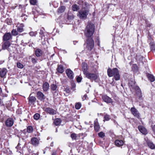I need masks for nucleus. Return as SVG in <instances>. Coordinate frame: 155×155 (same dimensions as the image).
<instances>
[{
    "mask_svg": "<svg viewBox=\"0 0 155 155\" xmlns=\"http://www.w3.org/2000/svg\"><path fill=\"white\" fill-rule=\"evenodd\" d=\"M95 30V26L92 23H89L87 25L84 31V34L87 37L91 38Z\"/></svg>",
    "mask_w": 155,
    "mask_h": 155,
    "instance_id": "obj_1",
    "label": "nucleus"
},
{
    "mask_svg": "<svg viewBox=\"0 0 155 155\" xmlns=\"http://www.w3.org/2000/svg\"><path fill=\"white\" fill-rule=\"evenodd\" d=\"M107 73L109 77L114 76V79L116 81L119 80L120 79V75L118 70L116 68H114L112 69L108 68L107 70Z\"/></svg>",
    "mask_w": 155,
    "mask_h": 155,
    "instance_id": "obj_2",
    "label": "nucleus"
},
{
    "mask_svg": "<svg viewBox=\"0 0 155 155\" xmlns=\"http://www.w3.org/2000/svg\"><path fill=\"white\" fill-rule=\"evenodd\" d=\"M107 73L109 77L114 76V79L116 81L119 80L120 79V75L118 70L116 68H114L112 69L108 68L107 70Z\"/></svg>",
    "mask_w": 155,
    "mask_h": 155,
    "instance_id": "obj_3",
    "label": "nucleus"
},
{
    "mask_svg": "<svg viewBox=\"0 0 155 155\" xmlns=\"http://www.w3.org/2000/svg\"><path fill=\"white\" fill-rule=\"evenodd\" d=\"M94 46V41L91 38H88L87 41L86 49L90 51L93 48Z\"/></svg>",
    "mask_w": 155,
    "mask_h": 155,
    "instance_id": "obj_4",
    "label": "nucleus"
},
{
    "mask_svg": "<svg viewBox=\"0 0 155 155\" xmlns=\"http://www.w3.org/2000/svg\"><path fill=\"white\" fill-rule=\"evenodd\" d=\"M88 13V11L86 10H83L80 11L79 12L78 15L81 19H85L86 18Z\"/></svg>",
    "mask_w": 155,
    "mask_h": 155,
    "instance_id": "obj_5",
    "label": "nucleus"
},
{
    "mask_svg": "<svg viewBox=\"0 0 155 155\" xmlns=\"http://www.w3.org/2000/svg\"><path fill=\"white\" fill-rule=\"evenodd\" d=\"M136 91V96L140 100H142L143 97L141 90L139 87H135L134 89Z\"/></svg>",
    "mask_w": 155,
    "mask_h": 155,
    "instance_id": "obj_6",
    "label": "nucleus"
},
{
    "mask_svg": "<svg viewBox=\"0 0 155 155\" xmlns=\"http://www.w3.org/2000/svg\"><path fill=\"white\" fill-rule=\"evenodd\" d=\"M14 121L12 118L9 117L5 121V125L7 127H11L13 125Z\"/></svg>",
    "mask_w": 155,
    "mask_h": 155,
    "instance_id": "obj_7",
    "label": "nucleus"
},
{
    "mask_svg": "<svg viewBox=\"0 0 155 155\" xmlns=\"http://www.w3.org/2000/svg\"><path fill=\"white\" fill-rule=\"evenodd\" d=\"M85 77L91 80H95L97 78V75L94 74L87 73L85 74Z\"/></svg>",
    "mask_w": 155,
    "mask_h": 155,
    "instance_id": "obj_8",
    "label": "nucleus"
},
{
    "mask_svg": "<svg viewBox=\"0 0 155 155\" xmlns=\"http://www.w3.org/2000/svg\"><path fill=\"white\" fill-rule=\"evenodd\" d=\"M44 110L47 113L51 115H54L56 114V111L52 108L50 107H46L44 108Z\"/></svg>",
    "mask_w": 155,
    "mask_h": 155,
    "instance_id": "obj_9",
    "label": "nucleus"
},
{
    "mask_svg": "<svg viewBox=\"0 0 155 155\" xmlns=\"http://www.w3.org/2000/svg\"><path fill=\"white\" fill-rule=\"evenodd\" d=\"M131 112L132 114L134 116L136 117L137 118H139L140 117V114L138 110L135 108L132 107L130 109Z\"/></svg>",
    "mask_w": 155,
    "mask_h": 155,
    "instance_id": "obj_10",
    "label": "nucleus"
},
{
    "mask_svg": "<svg viewBox=\"0 0 155 155\" xmlns=\"http://www.w3.org/2000/svg\"><path fill=\"white\" fill-rule=\"evenodd\" d=\"M103 101L107 103H112L113 101L107 95H103L102 97Z\"/></svg>",
    "mask_w": 155,
    "mask_h": 155,
    "instance_id": "obj_11",
    "label": "nucleus"
},
{
    "mask_svg": "<svg viewBox=\"0 0 155 155\" xmlns=\"http://www.w3.org/2000/svg\"><path fill=\"white\" fill-rule=\"evenodd\" d=\"M66 73L68 77L71 79L74 78V74L73 72L70 69H67L66 70Z\"/></svg>",
    "mask_w": 155,
    "mask_h": 155,
    "instance_id": "obj_12",
    "label": "nucleus"
},
{
    "mask_svg": "<svg viewBox=\"0 0 155 155\" xmlns=\"http://www.w3.org/2000/svg\"><path fill=\"white\" fill-rule=\"evenodd\" d=\"M38 99L40 101H43L45 99V96L44 94L41 91H38L37 93Z\"/></svg>",
    "mask_w": 155,
    "mask_h": 155,
    "instance_id": "obj_13",
    "label": "nucleus"
},
{
    "mask_svg": "<svg viewBox=\"0 0 155 155\" xmlns=\"http://www.w3.org/2000/svg\"><path fill=\"white\" fill-rule=\"evenodd\" d=\"M32 13L33 15H37L38 14L39 15H41L42 13V12L41 11V10L39 8L37 7L36 9H35L34 8L32 9Z\"/></svg>",
    "mask_w": 155,
    "mask_h": 155,
    "instance_id": "obj_14",
    "label": "nucleus"
},
{
    "mask_svg": "<svg viewBox=\"0 0 155 155\" xmlns=\"http://www.w3.org/2000/svg\"><path fill=\"white\" fill-rule=\"evenodd\" d=\"M49 84L47 82L43 83L42 89L44 92L47 91L49 89Z\"/></svg>",
    "mask_w": 155,
    "mask_h": 155,
    "instance_id": "obj_15",
    "label": "nucleus"
},
{
    "mask_svg": "<svg viewBox=\"0 0 155 155\" xmlns=\"http://www.w3.org/2000/svg\"><path fill=\"white\" fill-rule=\"evenodd\" d=\"M82 70L84 74L85 75L87 72V64L85 62H83L82 64Z\"/></svg>",
    "mask_w": 155,
    "mask_h": 155,
    "instance_id": "obj_16",
    "label": "nucleus"
},
{
    "mask_svg": "<svg viewBox=\"0 0 155 155\" xmlns=\"http://www.w3.org/2000/svg\"><path fill=\"white\" fill-rule=\"evenodd\" d=\"M11 38V35L10 33H7L4 34L3 36V40L4 41H7L9 40Z\"/></svg>",
    "mask_w": 155,
    "mask_h": 155,
    "instance_id": "obj_17",
    "label": "nucleus"
},
{
    "mask_svg": "<svg viewBox=\"0 0 155 155\" xmlns=\"http://www.w3.org/2000/svg\"><path fill=\"white\" fill-rule=\"evenodd\" d=\"M138 128L140 132L143 134H147V131L146 129L142 126H139L138 127Z\"/></svg>",
    "mask_w": 155,
    "mask_h": 155,
    "instance_id": "obj_18",
    "label": "nucleus"
},
{
    "mask_svg": "<svg viewBox=\"0 0 155 155\" xmlns=\"http://www.w3.org/2000/svg\"><path fill=\"white\" fill-rule=\"evenodd\" d=\"M7 72V70L6 68H3L1 69L0 71V76L1 78H3L5 76Z\"/></svg>",
    "mask_w": 155,
    "mask_h": 155,
    "instance_id": "obj_19",
    "label": "nucleus"
},
{
    "mask_svg": "<svg viewBox=\"0 0 155 155\" xmlns=\"http://www.w3.org/2000/svg\"><path fill=\"white\" fill-rule=\"evenodd\" d=\"M10 45V44L9 41H6L2 45V49L3 50L7 49Z\"/></svg>",
    "mask_w": 155,
    "mask_h": 155,
    "instance_id": "obj_20",
    "label": "nucleus"
},
{
    "mask_svg": "<svg viewBox=\"0 0 155 155\" xmlns=\"http://www.w3.org/2000/svg\"><path fill=\"white\" fill-rule=\"evenodd\" d=\"M31 143L34 146H36L39 144V141L36 138L34 137L31 140Z\"/></svg>",
    "mask_w": 155,
    "mask_h": 155,
    "instance_id": "obj_21",
    "label": "nucleus"
},
{
    "mask_svg": "<svg viewBox=\"0 0 155 155\" xmlns=\"http://www.w3.org/2000/svg\"><path fill=\"white\" fill-rule=\"evenodd\" d=\"M115 145L118 147H120L124 144V142L122 140H117L115 141Z\"/></svg>",
    "mask_w": 155,
    "mask_h": 155,
    "instance_id": "obj_22",
    "label": "nucleus"
},
{
    "mask_svg": "<svg viewBox=\"0 0 155 155\" xmlns=\"http://www.w3.org/2000/svg\"><path fill=\"white\" fill-rule=\"evenodd\" d=\"M74 18V15L73 14H68V20H70V23H68L69 24L73 23V20Z\"/></svg>",
    "mask_w": 155,
    "mask_h": 155,
    "instance_id": "obj_23",
    "label": "nucleus"
},
{
    "mask_svg": "<svg viewBox=\"0 0 155 155\" xmlns=\"http://www.w3.org/2000/svg\"><path fill=\"white\" fill-rule=\"evenodd\" d=\"M135 82L133 79L132 81H130L129 82V85L130 87H131L133 89H134L135 87H138L135 85Z\"/></svg>",
    "mask_w": 155,
    "mask_h": 155,
    "instance_id": "obj_24",
    "label": "nucleus"
},
{
    "mask_svg": "<svg viewBox=\"0 0 155 155\" xmlns=\"http://www.w3.org/2000/svg\"><path fill=\"white\" fill-rule=\"evenodd\" d=\"M42 51L39 49H37L35 51L36 55L37 57H40L42 55Z\"/></svg>",
    "mask_w": 155,
    "mask_h": 155,
    "instance_id": "obj_25",
    "label": "nucleus"
},
{
    "mask_svg": "<svg viewBox=\"0 0 155 155\" xmlns=\"http://www.w3.org/2000/svg\"><path fill=\"white\" fill-rule=\"evenodd\" d=\"M148 147L152 149H155V146L153 143L151 141H150L148 142L147 143Z\"/></svg>",
    "mask_w": 155,
    "mask_h": 155,
    "instance_id": "obj_26",
    "label": "nucleus"
},
{
    "mask_svg": "<svg viewBox=\"0 0 155 155\" xmlns=\"http://www.w3.org/2000/svg\"><path fill=\"white\" fill-rule=\"evenodd\" d=\"M148 79L151 82H153L155 81V79L154 77L152 74H148L147 75Z\"/></svg>",
    "mask_w": 155,
    "mask_h": 155,
    "instance_id": "obj_27",
    "label": "nucleus"
},
{
    "mask_svg": "<svg viewBox=\"0 0 155 155\" xmlns=\"http://www.w3.org/2000/svg\"><path fill=\"white\" fill-rule=\"evenodd\" d=\"M51 91H55V92L57 90V86L55 84H53L51 85Z\"/></svg>",
    "mask_w": 155,
    "mask_h": 155,
    "instance_id": "obj_28",
    "label": "nucleus"
},
{
    "mask_svg": "<svg viewBox=\"0 0 155 155\" xmlns=\"http://www.w3.org/2000/svg\"><path fill=\"white\" fill-rule=\"evenodd\" d=\"M65 9V7L64 6H62L59 7L58 10V12L59 13L63 12Z\"/></svg>",
    "mask_w": 155,
    "mask_h": 155,
    "instance_id": "obj_29",
    "label": "nucleus"
},
{
    "mask_svg": "<svg viewBox=\"0 0 155 155\" xmlns=\"http://www.w3.org/2000/svg\"><path fill=\"white\" fill-rule=\"evenodd\" d=\"M61 122V120L59 118L56 119L54 121V123L56 126L59 125Z\"/></svg>",
    "mask_w": 155,
    "mask_h": 155,
    "instance_id": "obj_30",
    "label": "nucleus"
},
{
    "mask_svg": "<svg viewBox=\"0 0 155 155\" xmlns=\"http://www.w3.org/2000/svg\"><path fill=\"white\" fill-rule=\"evenodd\" d=\"M23 26L24 25L23 24H21L17 28V30L18 31L20 32H22L24 30L23 28Z\"/></svg>",
    "mask_w": 155,
    "mask_h": 155,
    "instance_id": "obj_31",
    "label": "nucleus"
},
{
    "mask_svg": "<svg viewBox=\"0 0 155 155\" xmlns=\"http://www.w3.org/2000/svg\"><path fill=\"white\" fill-rule=\"evenodd\" d=\"M58 71L60 73H62L64 71V69L62 66L61 65H59L57 68Z\"/></svg>",
    "mask_w": 155,
    "mask_h": 155,
    "instance_id": "obj_32",
    "label": "nucleus"
},
{
    "mask_svg": "<svg viewBox=\"0 0 155 155\" xmlns=\"http://www.w3.org/2000/svg\"><path fill=\"white\" fill-rule=\"evenodd\" d=\"M150 48L151 50H155V43L153 42H151L150 43Z\"/></svg>",
    "mask_w": 155,
    "mask_h": 155,
    "instance_id": "obj_33",
    "label": "nucleus"
},
{
    "mask_svg": "<svg viewBox=\"0 0 155 155\" xmlns=\"http://www.w3.org/2000/svg\"><path fill=\"white\" fill-rule=\"evenodd\" d=\"M79 8L78 6L76 4L72 6V10L74 11H77Z\"/></svg>",
    "mask_w": 155,
    "mask_h": 155,
    "instance_id": "obj_34",
    "label": "nucleus"
},
{
    "mask_svg": "<svg viewBox=\"0 0 155 155\" xmlns=\"http://www.w3.org/2000/svg\"><path fill=\"white\" fill-rule=\"evenodd\" d=\"M40 117V115L38 113L35 114L33 116V118L35 120H38Z\"/></svg>",
    "mask_w": 155,
    "mask_h": 155,
    "instance_id": "obj_35",
    "label": "nucleus"
},
{
    "mask_svg": "<svg viewBox=\"0 0 155 155\" xmlns=\"http://www.w3.org/2000/svg\"><path fill=\"white\" fill-rule=\"evenodd\" d=\"M30 3L31 5H37V0H30Z\"/></svg>",
    "mask_w": 155,
    "mask_h": 155,
    "instance_id": "obj_36",
    "label": "nucleus"
},
{
    "mask_svg": "<svg viewBox=\"0 0 155 155\" xmlns=\"http://www.w3.org/2000/svg\"><path fill=\"white\" fill-rule=\"evenodd\" d=\"M18 32L15 29H13L12 31V33L13 35H16L18 34Z\"/></svg>",
    "mask_w": 155,
    "mask_h": 155,
    "instance_id": "obj_37",
    "label": "nucleus"
},
{
    "mask_svg": "<svg viewBox=\"0 0 155 155\" xmlns=\"http://www.w3.org/2000/svg\"><path fill=\"white\" fill-rule=\"evenodd\" d=\"M99 125L97 124H95L94 125V129L96 131H98L99 129Z\"/></svg>",
    "mask_w": 155,
    "mask_h": 155,
    "instance_id": "obj_38",
    "label": "nucleus"
},
{
    "mask_svg": "<svg viewBox=\"0 0 155 155\" xmlns=\"http://www.w3.org/2000/svg\"><path fill=\"white\" fill-rule=\"evenodd\" d=\"M37 34V31H31L30 32V35L31 36H35Z\"/></svg>",
    "mask_w": 155,
    "mask_h": 155,
    "instance_id": "obj_39",
    "label": "nucleus"
},
{
    "mask_svg": "<svg viewBox=\"0 0 155 155\" xmlns=\"http://www.w3.org/2000/svg\"><path fill=\"white\" fill-rule=\"evenodd\" d=\"M81 103H78L76 104L75 107L76 109H79L81 107Z\"/></svg>",
    "mask_w": 155,
    "mask_h": 155,
    "instance_id": "obj_40",
    "label": "nucleus"
},
{
    "mask_svg": "<svg viewBox=\"0 0 155 155\" xmlns=\"http://www.w3.org/2000/svg\"><path fill=\"white\" fill-rule=\"evenodd\" d=\"M36 99L35 97L31 96L30 97V101L31 102H35L36 101Z\"/></svg>",
    "mask_w": 155,
    "mask_h": 155,
    "instance_id": "obj_41",
    "label": "nucleus"
},
{
    "mask_svg": "<svg viewBox=\"0 0 155 155\" xmlns=\"http://www.w3.org/2000/svg\"><path fill=\"white\" fill-rule=\"evenodd\" d=\"M98 136L101 138L104 137L105 136V134L102 132H101L98 133Z\"/></svg>",
    "mask_w": 155,
    "mask_h": 155,
    "instance_id": "obj_42",
    "label": "nucleus"
},
{
    "mask_svg": "<svg viewBox=\"0 0 155 155\" xmlns=\"http://www.w3.org/2000/svg\"><path fill=\"white\" fill-rule=\"evenodd\" d=\"M76 134H72L71 135V137L73 139H76Z\"/></svg>",
    "mask_w": 155,
    "mask_h": 155,
    "instance_id": "obj_43",
    "label": "nucleus"
},
{
    "mask_svg": "<svg viewBox=\"0 0 155 155\" xmlns=\"http://www.w3.org/2000/svg\"><path fill=\"white\" fill-rule=\"evenodd\" d=\"M17 64V67L19 68H23V65L20 63H18Z\"/></svg>",
    "mask_w": 155,
    "mask_h": 155,
    "instance_id": "obj_44",
    "label": "nucleus"
},
{
    "mask_svg": "<svg viewBox=\"0 0 155 155\" xmlns=\"http://www.w3.org/2000/svg\"><path fill=\"white\" fill-rule=\"evenodd\" d=\"M82 80V78L79 76H77L76 78L77 81L78 82H81Z\"/></svg>",
    "mask_w": 155,
    "mask_h": 155,
    "instance_id": "obj_45",
    "label": "nucleus"
},
{
    "mask_svg": "<svg viewBox=\"0 0 155 155\" xmlns=\"http://www.w3.org/2000/svg\"><path fill=\"white\" fill-rule=\"evenodd\" d=\"M104 118L105 119L104 120H103V121H105V120L108 121L109 120L110 118L109 117V116L108 115H106L105 116Z\"/></svg>",
    "mask_w": 155,
    "mask_h": 155,
    "instance_id": "obj_46",
    "label": "nucleus"
},
{
    "mask_svg": "<svg viewBox=\"0 0 155 155\" xmlns=\"http://www.w3.org/2000/svg\"><path fill=\"white\" fill-rule=\"evenodd\" d=\"M21 17L22 18V19H24L25 20H26L28 18V16L25 14H22L21 16Z\"/></svg>",
    "mask_w": 155,
    "mask_h": 155,
    "instance_id": "obj_47",
    "label": "nucleus"
},
{
    "mask_svg": "<svg viewBox=\"0 0 155 155\" xmlns=\"http://www.w3.org/2000/svg\"><path fill=\"white\" fill-rule=\"evenodd\" d=\"M31 61L33 63H35L37 62V60L35 58H32Z\"/></svg>",
    "mask_w": 155,
    "mask_h": 155,
    "instance_id": "obj_48",
    "label": "nucleus"
},
{
    "mask_svg": "<svg viewBox=\"0 0 155 155\" xmlns=\"http://www.w3.org/2000/svg\"><path fill=\"white\" fill-rule=\"evenodd\" d=\"M87 98V96L86 94H85L83 96V97H82V99L83 101H84V100L86 99Z\"/></svg>",
    "mask_w": 155,
    "mask_h": 155,
    "instance_id": "obj_49",
    "label": "nucleus"
},
{
    "mask_svg": "<svg viewBox=\"0 0 155 155\" xmlns=\"http://www.w3.org/2000/svg\"><path fill=\"white\" fill-rule=\"evenodd\" d=\"M144 140L147 143H148L149 142H150V140H149L147 137H145L144 138Z\"/></svg>",
    "mask_w": 155,
    "mask_h": 155,
    "instance_id": "obj_50",
    "label": "nucleus"
},
{
    "mask_svg": "<svg viewBox=\"0 0 155 155\" xmlns=\"http://www.w3.org/2000/svg\"><path fill=\"white\" fill-rule=\"evenodd\" d=\"M51 155H56V151L55 150L53 151Z\"/></svg>",
    "mask_w": 155,
    "mask_h": 155,
    "instance_id": "obj_51",
    "label": "nucleus"
},
{
    "mask_svg": "<svg viewBox=\"0 0 155 155\" xmlns=\"http://www.w3.org/2000/svg\"><path fill=\"white\" fill-rule=\"evenodd\" d=\"M43 33H44V32H43V30L41 29L40 30V32H39L40 34L41 35H42L43 34Z\"/></svg>",
    "mask_w": 155,
    "mask_h": 155,
    "instance_id": "obj_52",
    "label": "nucleus"
},
{
    "mask_svg": "<svg viewBox=\"0 0 155 155\" xmlns=\"http://www.w3.org/2000/svg\"><path fill=\"white\" fill-rule=\"evenodd\" d=\"M33 130L32 127L30 126V133Z\"/></svg>",
    "mask_w": 155,
    "mask_h": 155,
    "instance_id": "obj_53",
    "label": "nucleus"
},
{
    "mask_svg": "<svg viewBox=\"0 0 155 155\" xmlns=\"http://www.w3.org/2000/svg\"><path fill=\"white\" fill-rule=\"evenodd\" d=\"M27 131L28 132V131H29V126H28L27 127Z\"/></svg>",
    "mask_w": 155,
    "mask_h": 155,
    "instance_id": "obj_54",
    "label": "nucleus"
},
{
    "mask_svg": "<svg viewBox=\"0 0 155 155\" xmlns=\"http://www.w3.org/2000/svg\"><path fill=\"white\" fill-rule=\"evenodd\" d=\"M77 42V41H73L74 44V45H76Z\"/></svg>",
    "mask_w": 155,
    "mask_h": 155,
    "instance_id": "obj_55",
    "label": "nucleus"
},
{
    "mask_svg": "<svg viewBox=\"0 0 155 155\" xmlns=\"http://www.w3.org/2000/svg\"><path fill=\"white\" fill-rule=\"evenodd\" d=\"M53 146V142H52L50 144V146L51 147H52Z\"/></svg>",
    "mask_w": 155,
    "mask_h": 155,
    "instance_id": "obj_56",
    "label": "nucleus"
},
{
    "mask_svg": "<svg viewBox=\"0 0 155 155\" xmlns=\"http://www.w3.org/2000/svg\"><path fill=\"white\" fill-rule=\"evenodd\" d=\"M114 83H114V81H113L111 83V84H112L113 85H114Z\"/></svg>",
    "mask_w": 155,
    "mask_h": 155,
    "instance_id": "obj_57",
    "label": "nucleus"
},
{
    "mask_svg": "<svg viewBox=\"0 0 155 155\" xmlns=\"http://www.w3.org/2000/svg\"><path fill=\"white\" fill-rule=\"evenodd\" d=\"M68 0H64V1L65 2H68Z\"/></svg>",
    "mask_w": 155,
    "mask_h": 155,
    "instance_id": "obj_58",
    "label": "nucleus"
},
{
    "mask_svg": "<svg viewBox=\"0 0 155 155\" xmlns=\"http://www.w3.org/2000/svg\"><path fill=\"white\" fill-rule=\"evenodd\" d=\"M2 104V101H1V99H0V105Z\"/></svg>",
    "mask_w": 155,
    "mask_h": 155,
    "instance_id": "obj_59",
    "label": "nucleus"
},
{
    "mask_svg": "<svg viewBox=\"0 0 155 155\" xmlns=\"http://www.w3.org/2000/svg\"><path fill=\"white\" fill-rule=\"evenodd\" d=\"M2 91V89L1 88H0V92Z\"/></svg>",
    "mask_w": 155,
    "mask_h": 155,
    "instance_id": "obj_60",
    "label": "nucleus"
},
{
    "mask_svg": "<svg viewBox=\"0 0 155 155\" xmlns=\"http://www.w3.org/2000/svg\"><path fill=\"white\" fill-rule=\"evenodd\" d=\"M97 45L99 46V41L98 42V43H97Z\"/></svg>",
    "mask_w": 155,
    "mask_h": 155,
    "instance_id": "obj_61",
    "label": "nucleus"
},
{
    "mask_svg": "<svg viewBox=\"0 0 155 155\" xmlns=\"http://www.w3.org/2000/svg\"><path fill=\"white\" fill-rule=\"evenodd\" d=\"M154 0H150L151 2L153 1Z\"/></svg>",
    "mask_w": 155,
    "mask_h": 155,
    "instance_id": "obj_62",
    "label": "nucleus"
},
{
    "mask_svg": "<svg viewBox=\"0 0 155 155\" xmlns=\"http://www.w3.org/2000/svg\"><path fill=\"white\" fill-rule=\"evenodd\" d=\"M152 85H153V86H155V85H153V84H152Z\"/></svg>",
    "mask_w": 155,
    "mask_h": 155,
    "instance_id": "obj_63",
    "label": "nucleus"
},
{
    "mask_svg": "<svg viewBox=\"0 0 155 155\" xmlns=\"http://www.w3.org/2000/svg\"><path fill=\"white\" fill-rule=\"evenodd\" d=\"M28 99L29 100V97L28 98Z\"/></svg>",
    "mask_w": 155,
    "mask_h": 155,
    "instance_id": "obj_64",
    "label": "nucleus"
}]
</instances>
